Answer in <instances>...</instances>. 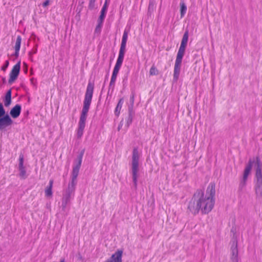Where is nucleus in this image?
I'll return each instance as SVG.
<instances>
[{"mask_svg": "<svg viewBox=\"0 0 262 262\" xmlns=\"http://www.w3.org/2000/svg\"><path fill=\"white\" fill-rule=\"evenodd\" d=\"M215 184L210 183L207 187L206 193L202 190H198L189 203L188 209L193 214H196L200 211L203 214L210 212L215 203Z\"/></svg>", "mask_w": 262, "mask_h": 262, "instance_id": "nucleus-1", "label": "nucleus"}, {"mask_svg": "<svg viewBox=\"0 0 262 262\" xmlns=\"http://www.w3.org/2000/svg\"><path fill=\"white\" fill-rule=\"evenodd\" d=\"M128 31L129 30H126L125 29L123 32L121 47L119 53V56L113 70L111 81L110 83V87L112 86L113 88L114 86L117 75L122 64L125 51L126 44L128 38Z\"/></svg>", "mask_w": 262, "mask_h": 262, "instance_id": "nucleus-2", "label": "nucleus"}, {"mask_svg": "<svg viewBox=\"0 0 262 262\" xmlns=\"http://www.w3.org/2000/svg\"><path fill=\"white\" fill-rule=\"evenodd\" d=\"M94 88V84L89 82L86 88V90L84 96V100L83 102V106L80 115V120L78 123L79 126H83L84 127L85 126V121L87 117V114L88 113L91 103Z\"/></svg>", "mask_w": 262, "mask_h": 262, "instance_id": "nucleus-3", "label": "nucleus"}, {"mask_svg": "<svg viewBox=\"0 0 262 262\" xmlns=\"http://www.w3.org/2000/svg\"><path fill=\"white\" fill-rule=\"evenodd\" d=\"M140 154L137 148H134L133 151L131 173L132 174L133 181L135 187H137L138 178L139 176V161Z\"/></svg>", "mask_w": 262, "mask_h": 262, "instance_id": "nucleus-4", "label": "nucleus"}, {"mask_svg": "<svg viewBox=\"0 0 262 262\" xmlns=\"http://www.w3.org/2000/svg\"><path fill=\"white\" fill-rule=\"evenodd\" d=\"M255 165L256 166V171L254 189L256 198L260 199L262 197V163L258 159Z\"/></svg>", "mask_w": 262, "mask_h": 262, "instance_id": "nucleus-5", "label": "nucleus"}, {"mask_svg": "<svg viewBox=\"0 0 262 262\" xmlns=\"http://www.w3.org/2000/svg\"><path fill=\"white\" fill-rule=\"evenodd\" d=\"M257 159L260 161L258 158H256L255 160H252L251 159L249 160L248 165L246 166L245 169L244 170L243 177L242 180L241 181L239 184L240 187L243 188L246 185L248 177L251 172L252 166L254 165V166L256 168L255 163L257 161Z\"/></svg>", "mask_w": 262, "mask_h": 262, "instance_id": "nucleus-6", "label": "nucleus"}, {"mask_svg": "<svg viewBox=\"0 0 262 262\" xmlns=\"http://www.w3.org/2000/svg\"><path fill=\"white\" fill-rule=\"evenodd\" d=\"M83 156V152H82L78 157V160L76 162V163L74 165L73 167L72 175H71V180H70V182H73L77 184V178L78 176L79 169L80 168L82 159Z\"/></svg>", "mask_w": 262, "mask_h": 262, "instance_id": "nucleus-7", "label": "nucleus"}, {"mask_svg": "<svg viewBox=\"0 0 262 262\" xmlns=\"http://www.w3.org/2000/svg\"><path fill=\"white\" fill-rule=\"evenodd\" d=\"M183 56L184 55L180 54H177V55L173 71V80L175 81H177L178 80L179 77L181 67V63Z\"/></svg>", "mask_w": 262, "mask_h": 262, "instance_id": "nucleus-8", "label": "nucleus"}, {"mask_svg": "<svg viewBox=\"0 0 262 262\" xmlns=\"http://www.w3.org/2000/svg\"><path fill=\"white\" fill-rule=\"evenodd\" d=\"M28 174L27 172V168L26 166L24 165V157L20 155L19 158V176L21 179H26Z\"/></svg>", "mask_w": 262, "mask_h": 262, "instance_id": "nucleus-9", "label": "nucleus"}, {"mask_svg": "<svg viewBox=\"0 0 262 262\" xmlns=\"http://www.w3.org/2000/svg\"><path fill=\"white\" fill-rule=\"evenodd\" d=\"M188 40V31L186 30L183 36L180 47L179 49L178 54L184 55L185 49Z\"/></svg>", "mask_w": 262, "mask_h": 262, "instance_id": "nucleus-10", "label": "nucleus"}, {"mask_svg": "<svg viewBox=\"0 0 262 262\" xmlns=\"http://www.w3.org/2000/svg\"><path fill=\"white\" fill-rule=\"evenodd\" d=\"M12 123V121L9 116L6 114L4 117L0 118V129H2Z\"/></svg>", "mask_w": 262, "mask_h": 262, "instance_id": "nucleus-11", "label": "nucleus"}, {"mask_svg": "<svg viewBox=\"0 0 262 262\" xmlns=\"http://www.w3.org/2000/svg\"><path fill=\"white\" fill-rule=\"evenodd\" d=\"M231 259L232 262H238V249L237 242H234L231 247Z\"/></svg>", "mask_w": 262, "mask_h": 262, "instance_id": "nucleus-12", "label": "nucleus"}, {"mask_svg": "<svg viewBox=\"0 0 262 262\" xmlns=\"http://www.w3.org/2000/svg\"><path fill=\"white\" fill-rule=\"evenodd\" d=\"M76 184V183L69 182L68 187L64 190L63 192L74 196Z\"/></svg>", "mask_w": 262, "mask_h": 262, "instance_id": "nucleus-13", "label": "nucleus"}, {"mask_svg": "<svg viewBox=\"0 0 262 262\" xmlns=\"http://www.w3.org/2000/svg\"><path fill=\"white\" fill-rule=\"evenodd\" d=\"M73 196H73L72 195L67 194V193L63 192V196H62V205H61L62 209H64L66 208L67 205H68V203H70L71 199Z\"/></svg>", "mask_w": 262, "mask_h": 262, "instance_id": "nucleus-14", "label": "nucleus"}, {"mask_svg": "<svg viewBox=\"0 0 262 262\" xmlns=\"http://www.w3.org/2000/svg\"><path fill=\"white\" fill-rule=\"evenodd\" d=\"M109 1H110V0H105V3L101 10V14H100L99 18V19L101 21V23H102L103 21V20L105 18V14L107 11Z\"/></svg>", "mask_w": 262, "mask_h": 262, "instance_id": "nucleus-15", "label": "nucleus"}, {"mask_svg": "<svg viewBox=\"0 0 262 262\" xmlns=\"http://www.w3.org/2000/svg\"><path fill=\"white\" fill-rule=\"evenodd\" d=\"M122 251H117L115 254L112 255L111 257L112 259V262H122Z\"/></svg>", "mask_w": 262, "mask_h": 262, "instance_id": "nucleus-16", "label": "nucleus"}, {"mask_svg": "<svg viewBox=\"0 0 262 262\" xmlns=\"http://www.w3.org/2000/svg\"><path fill=\"white\" fill-rule=\"evenodd\" d=\"M16 78V64L14 65L13 67L12 70L10 75V79L9 83H12Z\"/></svg>", "mask_w": 262, "mask_h": 262, "instance_id": "nucleus-17", "label": "nucleus"}, {"mask_svg": "<svg viewBox=\"0 0 262 262\" xmlns=\"http://www.w3.org/2000/svg\"><path fill=\"white\" fill-rule=\"evenodd\" d=\"M11 102V91L9 90L7 91L5 99H4V104L6 106H8L10 105Z\"/></svg>", "mask_w": 262, "mask_h": 262, "instance_id": "nucleus-18", "label": "nucleus"}, {"mask_svg": "<svg viewBox=\"0 0 262 262\" xmlns=\"http://www.w3.org/2000/svg\"><path fill=\"white\" fill-rule=\"evenodd\" d=\"M53 184V180H51L49 182V186L45 190V195L47 197H51L52 195V187Z\"/></svg>", "mask_w": 262, "mask_h": 262, "instance_id": "nucleus-19", "label": "nucleus"}, {"mask_svg": "<svg viewBox=\"0 0 262 262\" xmlns=\"http://www.w3.org/2000/svg\"><path fill=\"white\" fill-rule=\"evenodd\" d=\"M123 102H124V101H123V98H121L116 107V108H115V114L116 116H119V114H120V111L121 110V108H122V105L123 104Z\"/></svg>", "mask_w": 262, "mask_h": 262, "instance_id": "nucleus-20", "label": "nucleus"}, {"mask_svg": "<svg viewBox=\"0 0 262 262\" xmlns=\"http://www.w3.org/2000/svg\"><path fill=\"white\" fill-rule=\"evenodd\" d=\"M180 6H181V10H181V17H183L186 12L187 7L184 2H181Z\"/></svg>", "mask_w": 262, "mask_h": 262, "instance_id": "nucleus-21", "label": "nucleus"}, {"mask_svg": "<svg viewBox=\"0 0 262 262\" xmlns=\"http://www.w3.org/2000/svg\"><path fill=\"white\" fill-rule=\"evenodd\" d=\"M84 128V126L78 125V128L77 131V137L78 139L81 138L82 136Z\"/></svg>", "mask_w": 262, "mask_h": 262, "instance_id": "nucleus-22", "label": "nucleus"}, {"mask_svg": "<svg viewBox=\"0 0 262 262\" xmlns=\"http://www.w3.org/2000/svg\"><path fill=\"white\" fill-rule=\"evenodd\" d=\"M149 74L151 76L157 75L158 74V70L155 66H152L151 67L149 70Z\"/></svg>", "mask_w": 262, "mask_h": 262, "instance_id": "nucleus-23", "label": "nucleus"}, {"mask_svg": "<svg viewBox=\"0 0 262 262\" xmlns=\"http://www.w3.org/2000/svg\"><path fill=\"white\" fill-rule=\"evenodd\" d=\"M5 111L4 108V106L2 104V103H0V118H2L4 117L5 115H6Z\"/></svg>", "mask_w": 262, "mask_h": 262, "instance_id": "nucleus-24", "label": "nucleus"}, {"mask_svg": "<svg viewBox=\"0 0 262 262\" xmlns=\"http://www.w3.org/2000/svg\"><path fill=\"white\" fill-rule=\"evenodd\" d=\"M10 114L12 117L16 118V105L14 106L10 111Z\"/></svg>", "mask_w": 262, "mask_h": 262, "instance_id": "nucleus-25", "label": "nucleus"}, {"mask_svg": "<svg viewBox=\"0 0 262 262\" xmlns=\"http://www.w3.org/2000/svg\"><path fill=\"white\" fill-rule=\"evenodd\" d=\"M95 1L96 0H90L89 7L91 9H92L94 7Z\"/></svg>", "mask_w": 262, "mask_h": 262, "instance_id": "nucleus-26", "label": "nucleus"}, {"mask_svg": "<svg viewBox=\"0 0 262 262\" xmlns=\"http://www.w3.org/2000/svg\"><path fill=\"white\" fill-rule=\"evenodd\" d=\"M20 42H21V38H20V37L17 36V52L19 50Z\"/></svg>", "mask_w": 262, "mask_h": 262, "instance_id": "nucleus-27", "label": "nucleus"}, {"mask_svg": "<svg viewBox=\"0 0 262 262\" xmlns=\"http://www.w3.org/2000/svg\"><path fill=\"white\" fill-rule=\"evenodd\" d=\"M134 99H135V96H134V95L133 94L130 97V102L132 106H133V105H134Z\"/></svg>", "mask_w": 262, "mask_h": 262, "instance_id": "nucleus-28", "label": "nucleus"}, {"mask_svg": "<svg viewBox=\"0 0 262 262\" xmlns=\"http://www.w3.org/2000/svg\"><path fill=\"white\" fill-rule=\"evenodd\" d=\"M132 122V116L130 114V113H129V117H128V120H127V124L129 125Z\"/></svg>", "mask_w": 262, "mask_h": 262, "instance_id": "nucleus-29", "label": "nucleus"}, {"mask_svg": "<svg viewBox=\"0 0 262 262\" xmlns=\"http://www.w3.org/2000/svg\"><path fill=\"white\" fill-rule=\"evenodd\" d=\"M49 3H50V1L49 0H47L43 4H42V6L44 7H46L47 6H48L49 5Z\"/></svg>", "mask_w": 262, "mask_h": 262, "instance_id": "nucleus-30", "label": "nucleus"}, {"mask_svg": "<svg viewBox=\"0 0 262 262\" xmlns=\"http://www.w3.org/2000/svg\"><path fill=\"white\" fill-rule=\"evenodd\" d=\"M21 111V106L17 104V117L19 115Z\"/></svg>", "mask_w": 262, "mask_h": 262, "instance_id": "nucleus-31", "label": "nucleus"}, {"mask_svg": "<svg viewBox=\"0 0 262 262\" xmlns=\"http://www.w3.org/2000/svg\"><path fill=\"white\" fill-rule=\"evenodd\" d=\"M8 64H9L8 61H6V65H5V66H3V67H2V70H3V71H5V70H6V69L7 68V67H8Z\"/></svg>", "mask_w": 262, "mask_h": 262, "instance_id": "nucleus-32", "label": "nucleus"}, {"mask_svg": "<svg viewBox=\"0 0 262 262\" xmlns=\"http://www.w3.org/2000/svg\"><path fill=\"white\" fill-rule=\"evenodd\" d=\"M19 70H20V62H17V75H18V74H19Z\"/></svg>", "mask_w": 262, "mask_h": 262, "instance_id": "nucleus-33", "label": "nucleus"}, {"mask_svg": "<svg viewBox=\"0 0 262 262\" xmlns=\"http://www.w3.org/2000/svg\"><path fill=\"white\" fill-rule=\"evenodd\" d=\"M60 262H65L64 259H61Z\"/></svg>", "mask_w": 262, "mask_h": 262, "instance_id": "nucleus-34", "label": "nucleus"}, {"mask_svg": "<svg viewBox=\"0 0 262 262\" xmlns=\"http://www.w3.org/2000/svg\"><path fill=\"white\" fill-rule=\"evenodd\" d=\"M15 54H16V45H15Z\"/></svg>", "mask_w": 262, "mask_h": 262, "instance_id": "nucleus-35", "label": "nucleus"}]
</instances>
